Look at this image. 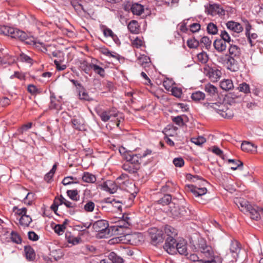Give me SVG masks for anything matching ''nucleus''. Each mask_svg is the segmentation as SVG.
Here are the masks:
<instances>
[{
    "mask_svg": "<svg viewBox=\"0 0 263 263\" xmlns=\"http://www.w3.org/2000/svg\"><path fill=\"white\" fill-rule=\"evenodd\" d=\"M195 249L200 251L202 256L207 259H201L200 262L201 263H221L222 258L217 255H215L213 250L211 246L207 245L206 240L203 238L198 239L196 246H194Z\"/></svg>",
    "mask_w": 263,
    "mask_h": 263,
    "instance_id": "1",
    "label": "nucleus"
},
{
    "mask_svg": "<svg viewBox=\"0 0 263 263\" xmlns=\"http://www.w3.org/2000/svg\"><path fill=\"white\" fill-rule=\"evenodd\" d=\"M195 249L200 251L202 256L207 259H201L200 262L201 263H221L222 258L217 255H215L213 250L211 246L207 245L206 240L203 238L198 239L196 246H194Z\"/></svg>",
    "mask_w": 263,
    "mask_h": 263,
    "instance_id": "2",
    "label": "nucleus"
},
{
    "mask_svg": "<svg viewBox=\"0 0 263 263\" xmlns=\"http://www.w3.org/2000/svg\"><path fill=\"white\" fill-rule=\"evenodd\" d=\"M235 203L241 211L249 212L252 219L258 220L263 216V208L256 205L252 206L245 199H237Z\"/></svg>",
    "mask_w": 263,
    "mask_h": 263,
    "instance_id": "3",
    "label": "nucleus"
},
{
    "mask_svg": "<svg viewBox=\"0 0 263 263\" xmlns=\"http://www.w3.org/2000/svg\"><path fill=\"white\" fill-rule=\"evenodd\" d=\"M203 105L209 111L219 114L224 118L230 119L233 116L232 110L223 103L206 102L204 103Z\"/></svg>",
    "mask_w": 263,
    "mask_h": 263,
    "instance_id": "4",
    "label": "nucleus"
},
{
    "mask_svg": "<svg viewBox=\"0 0 263 263\" xmlns=\"http://www.w3.org/2000/svg\"><path fill=\"white\" fill-rule=\"evenodd\" d=\"M96 112L101 120L104 122L112 120L113 118H117L119 115L118 110L115 107L106 110L98 108L96 109Z\"/></svg>",
    "mask_w": 263,
    "mask_h": 263,
    "instance_id": "5",
    "label": "nucleus"
},
{
    "mask_svg": "<svg viewBox=\"0 0 263 263\" xmlns=\"http://www.w3.org/2000/svg\"><path fill=\"white\" fill-rule=\"evenodd\" d=\"M205 12L210 15L215 16L218 15L219 16H224L226 11L221 5L217 4H209L205 6Z\"/></svg>",
    "mask_w": 263,
    "mask_h": 263,
    "instance_id": "6",
    "label": "nucleus"
},
{
    "mask_svg": "<svg viewBox=\"0 0 263 263\" xmlns=\"http://www.w3.org/2000/svg\"><path fill=\"white\" fill-rule=\"evenodd\" d=\"M108 223L105 220H99L96 221L92 224V228L96 232L99 233L100 237H105L106 234H108L109 230L108 229Z\"/></svg>",
    "mask_w": 263,
    "mask_h": 263,
    "instance_id": "7",
    "label": "nucleus"
},
{
    "mask_svg": "<svg viewBox=\"0 0 263 263\" xmlns=\"http://www.w3.org/2000/svg\"><path fill=\"white\" fill-rule=\"evenodd\" d=\"M223 58L227 68L229 70L233 72L239 70L240 68V58L229 57L228 54H226Z\"/></svg>",
    "mask_w": 263,
    "mask_h": 263,
    "instance_id": "8",
    "label": "nucleus"
},
{
    "mask_svg": "<svg viewBox=\"0 0 263 263\" xmlns=\"http://www.w3.org/2000/svg\"><path fill=\"white\" fill-rule=\"evenodd\" d=\"M203 72L207 76L211 81L217 82L220 78L221 72L216 68L211 67L209 66H205L203 68Z\"/></svg>",
    "mask_w": 263,
    "mask_h": 263,
    "instance_id": "9",
    "label": "nucleus"
},
{
    "mask_svg": "<svg viewBox=\"0 0 263 263\" xmlns=\"http://www.w3.org/2000/svg\"><path fill=\"white\" fill-rule=\"evenodd\" d=\"M178 241L173 236L167 237L163 246L164 249L170 254H176Z\"/></svg>",
    "mask_w": 263,
    "mask_h": 263,
    "instance_id": "10",
    "label": "nucleus"
},
{
    "mask_svg": "<svg viewBox=\"0 0 263 263\" xmlns=\"http://www.w3.org/2000/svg\"><path fill=\"white\" fill-rule=\"evenodd\" d=\"M52 54L55 58L53 61L56 66L57 69L59 71L65 69L66 66L64 64H61L64 60V53L60 51H55L52 52Z\"/></svg>",
    "mask_w": 263,
    "mask_h": 263,
    "instance_id": "11",
    "label": "nucleus"
},
{
    "mask_svg": "<svg viewBox=\"0 0 263 263\" xmlns=\"http://www.w3.org/2000/svg\"><path fill=\"white\" fill-rule=\"evenodd\" d=\"M148 233L153 243L155 245L162 241L163 238L162 231L153 228L148 231Z\"/></svg>",
    "mask_w": 263,
    "mask_h": 263,
    "instance_id": "12",
    "label": "nucleus"
},
{
    "mask_svg": "<svg viewBox=\"0 0 263 263\" xmlns=\"http://www.w3.org/2000/svg\"><path fill=\"white\" fill-rule=\"evenodd\" d=\"M100 189L110 194L116 193L118 189V185L113 181L107 180L100 185Z\"/></svg>",
    "mask_w": 263,
    "mask_h": 263,
    "instance_id": "13",
    "label": "nucleus"
},
{
    "mask_svg": "<svg viewBox=\"0 0 263 263\" xmlns=\"http://www.w3.org/2000/svg\"><path fill=\"white\" fill-rule=\"evenodd\" d=\"M141 158L142 156L140 154L132 155L130 153H127L125 154V159L127 161L134 165H137L139 167Z\"/></svg>",
    "mask_w": 263,
    "mask_h": 263,
    "instance_id": "14",
    "label": "nucleus"
},
{
    "mask_svg": "<svg viewBox=\"0 0 263 263\" xmlns=\"http://www.w3.org/2000/svg\"><path fill=\"white\" fill-rule=\"evenodd\" d=\"M226 26L228 29L234 33H239L243 30V27L240 23L232 21H228L226 23Z\"/></svg>",
    "mask_w": 263,
    "mask_h": 263,
    "instance_id": "15",
    "label": "nucleus"
},
{
    "mask_svg": "<svg viewBox=\"0 0 263 263\" xmlns=\"http://www.w3.org/2000/svg\"><path fill=\"white\" fill-rule=\"evenodd\" d=\"M176 253L187 256L189 254L187 249L186 242L184 239H180L178 241V245L176 247Z\"/></svg>",
    "mask_w": 263,
    "mask_h": 263,
    "instance_id": "16",
    "label": "nucleus"
},
{
    "mask_svg": "<svg viewBox=\"0 0 263 263\" xmlns=\"http://www.w3.org/2000/svg\"><path fill=\"white\" fill-rule=\"evenodd\" d=\"M251 28V26L248 24L246 27V35L247 36L249 42L251 46H253L255 43L253 42V40H255L257 37V34L255 33H251L250 31Z\"/></svg>",
    "mask_w": 263,
    "mask_h": 263,
    "instance_id": "17",
    "label": "nucleus"
},
{
    "mask_svg": "<svg viewBox=\"0 0 263 263\" xmlns=\"http://www.w3.org/2000/svg\"><path fill=\"white\" fill-rule=\"evenodd\" d=\"M240 49L238 46L230 44L228 56L240 58Z\"/></svg>",
    "mask_w": 263,
    "mask_h": 263,
    "instance_id": "18",
    "label": "nucleus"
},
{
    "mask_svg": "<svg viewBox=\"0 0 263 263\" xmlns=\"http://www.w3.org/2000/svg\"><path fill=\"white\" fill-rule=\"evenodd\" d=\"M137 62L138 64L144 68L149 67L151 65L150 58L144 54L140 55L138 58Z\"/></svg>",
    "mask_w": 263,
    "mask_h": 263,
    "instance_id": "19",
    "label": "nucleus"
},
{
    "mask_svg": "<svg viewBox=\"0 0 263 263\" xmlns=\"http://www.w3.org/2000/svg\"><path fill=\"white\" fill-rule=\"evenodd\" d=\"M257 146L254 144L250 142L245 141L242 143L241 145V148L243 151L247 152H256Z\"/></svg>",
    "mask_w": 263,
    "mask_h": 263,
    "instance_id": "20",
    "label": "nucleus"
},
{
    "mask_svg": "<svg viewBox=\"0 0 263 263\" xmlns=\"http://www.w3.org/2000/svg\"><path fill=\"white\" fill-rule=\"evenodd\" d=\"M221 88L225 91H229L234 88L233 81L231 79H224L220 83Z\"/></svg>",
    "mask_w": 263,
    "mask_h": 263,
    "instance_id": "21",
    "label": "nucleus"
},
{
    "mask_svg": "<svg viewBox=\"0 0 263 263\" xmlns=\"http://www.w3.org/2000/svg\"><path fill=\"white\" fill-rule=\"evenodd\" d=\"M230 253H232L235 257L238 256V253L240 250L239 243L237 240H232L230 248Z\"/></svg>",
    "mask_w": 263,
    "mask_h": 263,
    "instance_id": "22",
    "label": "nucleus"
},
{
    "mask_svg": "<svg viewBox=\"0 0 263 263\" xmlns=\"http://www.w3.org/2000/svg\"><path fill=\"white\" fill-rule=\"evenodd\" d=\"M213 45L215 49L218 52H223L226 50V43L221 39L215 40Z\"/></svg>",
    "mask_w": 263,
    "mask_h": 263,
    "instance_id": "23",
    "label": "nucleus"
},
{
    "mask_svg": "<svg viewBox=\"0 0 263 263\" xmlns=\"http://www.w3.org/2000/svg\"><path fill=\"white\" fill-rule=\"evenodd\" d=\"M130 10L134 14L140 15L144 11V7L140 4L134 3L132 5Z\"/></svg>",
    "mask_w": 263,
    "mask_h": 263,
    "instance_id": "24",
    "label": "nucleus"
},
{
    "mask_svg": "<svg viewBox=\"0 0 263 263\" xmlns=\"http://www.w3.org/2000/svg\"><path fill=\"white\" fill-rule=\"evenodd\" d=\"M65 238L69 243H71L72 245H76L79 243L81 240L80 238L75 237L72 235L70 232H66L65 233Z\"/></svg>",
    "mask_w": 263,
    "mask_h": 263,
    "instance_id": "25",
    "label": "nucleus"
},
{
    "mask_svg": "<svg viewBox=\"0 0 263 263\" xmlns=\"http://www.w3.org/2000/svg\"><path fill=\"white\" fill-rule=\"evenodd\" d=\"M205 98V95L201 91H195L192 93L191 98L195 102H198L203 100Z\"/></svg>",
    "mask_w": 263,
    "mask_h": 263,
    "instance_id": "26",
    "label": "nucleus"
},
{
    "mask_svg": "<svg viewBox=\"0 0 263 263\" xmlns=\"http://www.w3.org/2000/svg\"><path fill=\"white\" fill-rule=\"evenodd\" d=\"M26 258L29 260H33L35 258V253L30 246H26L24 248Z\"/></svg>",
    "mask_w": 263,
    "mask_h": 263,
    "instance_id": "27",
    "label": "nucleus"
},
{
    "mask_svg": "<svg viewBox=\"0 0 263 263\" xmlns=\"http://www.w3.org/2000/svg\"><path fill=\"white\" fill-rule=\"evenodd\" d=\"M128 29L132 33L137 34L139 31V25L137 21L133 20L128 24Z\"/></svg>",
    "mask_w": 263,
    "mask_h": 263,
    "instance_id": "28",
    "label": "nucleus"
},
{
    "mask_svg": "<svg viewBox=\"0 0 263 263\" xmlns=\"http://www.w3.org/2000/svg\"><path fill=\"white\" fill-rule=\"evenodd\" d=\"M32 221V218L29 215L26 214L20 218L19 224L23 227H27Z\"/></svg>",
    "mask_w": 263,
    "mask_h": 263,
    "instance_id": "29",
    "label": "nucleus"
},
{
    "mask_svg": "<svg viewBox=\"0 0 263 263\" xmlns=\"http://www.w3.org/2000/svg\"><path fill=\"white\" fill-rule=\"evenodd\" d=\"M191 191L196 197H200L205 194L207 192V190L206 187H204L200 188L192 186Z\"/></svg>",
    "mask_w": 263,
    "mask_h": 263,
    "instance_id": "30",
    "label": "nucleus"
},
{
    "mask_svg": "<svg viewBox=\"0 0 263 263\" xmlns=\"http://www.w3.org/2000/svg\"><path fill=\"white\" fill-rule=\"evenodd\" d=\"M172 200V196L170 194H165L159 200H157L156 202L157 204L162 205L163 206L168 204L171 203Z\"/></svg>",
    "mask_w": 263,
    "mask_h": 263,
    "instance_id": "31",
    "label": "nucleus"
},
{
    "mask_svg": "<svg viewBox=\"0 0 263 263\" xmlns=\"http://www.w3.org/2000/svg\"><path fill=\"white\" fill-rule=\"evenodd\" d=\"M108 258L111 263H122L123 262V259L114 252H110L108 254Z\"/></svg>",
    "mask_w": 263,
    "mask_h": 263,
    "instance_id": "32",
    "label": "nucleus"
},
{
    "mask_svg": "<svg viewBox=\"0 0 263 263\" xmlns=\"http://www.w3.org/2000/svg\"><path fill=\"white\" fill-rule=\"evenodd\" d=\"M82 178L83 181L87 183H94L96 181V176L88 172H84Z\"/></svg>",
    "mask_w": 263,
    "mask_h": 263,
    "instance_id": "33",
    "label": "nucleus"
},
{
    "mask_svg": "<svg viewBox=\"0 0 263 263\" xmlns=\"http://www.w3.org/2000/svg\"><path fill=\"white\" fill-rule=\"evenodd\" d=\"M64 199V198L62 196L60 197H55L53 204L50 206V209L52 210L55 214H57L58 206L63 204Z\"/></svg>",
    "mask_w": 263,
    "mask_h": 263,
    "instance_id": "34",
    "label": "nucleus"
},
{
    "mask_svg": "<svg viewBox=\"0 0 263 263\" xmlns=\"http://www.w3.org/2000/svg\"><path fill=\"white\" fill-rule=\"evenodd\" d=\"M123 168L129 173L133 174L137 172L139 169V167L137 165H134L130 163H128L124 164L123 165Z\"/></svg>",
    "mask_w": 263,
    "mask_h": 263,
    "instance_id": "35",
    "label": "nucleus"
},
{
    "mask_svg": "<svg viewBox=\"0 0 263 263\" xmlns=\"http://www.w3.org/2000/svg\"><path fill=\"white\" fill-rule=\"evenodd\" d=\"M204 90L210 96H214L217 93V88L213 85L208 83L204 86Z\"/></svg>",
    "mask_w": 263,
    "mask_h": 263,
    "instance_id": "36",
    "label": "nucleus"
},
{
    "mask_svg": "<svg viewBox=\"0 0 263 263\" xmlns=\"http://www.w3.org/2000/svg\"><path fill=\"white\" fill-rule=\"evenodd\" d=\"M237 89L239 90V92H243L246 94L250 93V86L246 82L240 83L237 88Z\"/></svg>",
    "mask_w": 263,
    "mask_h": 263,
    "instance_id": "37",
    "label": "nucleus"
},
{
    "mask_svg": "<svg viewBox=\"0 0 263 263\" xmlns=\"http://www.w3.org/2000/svg\"><path fill=\"white\" fill-rule=\"evenodd\" d=\"M90 67L91 69H93V71L99 75H100L102 77H104L105 76V70L104 69L100 67L99 66L94 64H90Z\"/></svg>",
    "mask_w": 263,
    "mask_h": 263,
    "instance_id": "38",
    "label": "nucleus"
},
{
    "mask_svg": "<svg viewBox=\"0 0 263 263\" xmlns=\"http://www.w3.org/2000/svg\"><path fill=\"white\" fill-rule=\"evenodd\" d=\"M67 196L73 201H78L79 200L80 196L78 191L77 190H71L67 191Z\"/></svg>",
    "mask_w": 263,
    "mask_h": 263,
    "instance_id": "39",
    "label": "nucleus"
},
{
    "mask_svg": "<svg viewBox=\"0 0 263 263\" xmlns=\"http://www.w3.org/2000/svg\"><path fill=\"white\" fill-rule=\"evenodd\" d=\"M62 184L64 185H68L71 184L77 183V178L72 176L65 177L62 180Z\"/></svg>",
    "mask_w": 263,
    "mask_h": 263,
    "instance_id": "40",
    "label": "nucleus"
},
{
    "mask_svg": "<svg viewBox=\"0 0 263 263\" xmlns=\"http://www.w3.org/2000/svg\"><path fill=\"white\" fill-rule=\"evenodd\" d=\"M238 257H235L232 253H229L222 259L226 263H234L236 261Z\"/></svg>",
    "mask_w": 263,
    "mask_h": 263,
    "instance_id": "41",
    "label": "nucleus"
},
{
    "mask_svg": "<svg viewBox=\"0 0 263 263\" xmlns=\"http://www.w3.org/2000/svg\"><path fill=\"white\" fill-rule=\"evenodd\" d=\"M228 162L230 163H232L231 168L233 170H236L238 168L241 167L243 165V163L241 161L238 160L234 159H229Z\"/></svg>",
    "mask_w": 263,
    "mask_h": 263,
    "instance_id": "42",
    "label": "nucleus"
},
{
    "mask_svg": "<svg viewBox=\"0 0 263 263\" xmlns=\"http://www.w3.org/2000/svg\"><path fill=\"white\" fill-rule=\"evenodd\" d=\"M10 239L12 242L16 244H20L22 242V238L21 236L15 231L11 232L10 234Z\"/></svg>",
    "mask_w": 263,
    "mask_h": 263,
    "instance_id": "43",
    "label": "nucleus"
},
{
    "mask_svg": "<svg viewBox=\"0 0 263 263\" xmlns=\"http://www.w3.org/2000/svg\"><path fill=\"white\" fill-rule=\"evenodd\" d=\"M207 31L209 34L215 35L217 33L218 29L216 25L213 23H210L207 26Z\"/></svg>",
    "mask_w": 263,
    "mask_h": 263,
    "instance_id": "44",
    "label": "nucleus"
},
{
    "mask_svg": "<svg viewBox=\"0 0 263 263\" xmlns=\"http://www.w3.org/2000/svg\"><path fill=\"white\" fill-rule=\"evenodd\" d=\"M120 222H123V225H122L121 226L124 227H128L131 224V218L129 216L128 214H124L122 216V218L121 219Z\"/></svg>",
    "mask_w": 263,
    "mask_h": 263,
    "instance_id": "45",
    "label": "nucleus"
},
{
    "mask_svg": "<svg viewBox=\"0 0 263 263\" xmlns=\"http://www.w3.org/2000/svg\"><path fill=\"white\" fill-rule=\"evenodd\" d=\"M79 96V99L81 100L87 101H91L93 100L92 98H91L85 90L80 91Z\"/></svg>",
    "mask_w": 263,
    "mask_h": 263,
    "instance_id": "46",
    "label": "nucleus"
},
{
    "mask_svg": "<svg viewBox=\"0 0 263 263\" xmlns=\"http://www.w3.org/2000/svg\"><path fill=\"white\" fill-rule=\"evenodd\" d=\"M18 29L8 26L7 35L16 39L17 36L18 34Z\"/></svg>",
    "mask_w": 263,
    "mask_h": 263,
    "instance_id": "47",
    "label": "nucleus"
},
{
    "mask_svg": "<svg viewBox=\"0 0 263 263\" xmlns=\"http://www.w3.org/2000/svg\"><path fill=\"white\" fill-rule=\"evenodd\" d=\"M63 204L67 208H72L76 211L80 210V205H77L76 203L70 202L67 200L65 198L64 199Z\"/></svg>",
    "mask_w": 263,
    "mask_h": 263,
    "instance_id": "48",
    "label": "nucleus"
},
{
    "mask_svg": "<svg viewBox=\"0 0 263 263\" xmlns=\"http://www.w3.org/2000/svg\"><path fill=\"white\" fill-rule=\"evenodd\" d=\"M101 28L103 30V34L105 36L116 38V35L114 34V33L110 29L107 28L105 26H102Z\"/></svg>",
    "mask_w": 263,
    "mask_h": 263,
    "instance_id": "49",
    "label": "nucleus"
},
{
    "mask_svg": "<svg viewBox=\"0 0 263 263\" xmlns=\"http://www.w3.org/2000/svg\"><path fill=\"white\" fill-rule=\"evenodd\" d=\"M220 36L221 37V40H222L225 43L227 42L230 44H231V42H233V41L231 40L229 34L226 30L221 31L220 32Z\"/></svg>",
    "mask_w": 263,
    "mask_h": 263,
    "instance_id": "50",
    "label": "nucleus"
},
{
    "mask_svg": "<svg viewBox=\"0 0 263 263\" xmlns=\"http://www.w3.org/2000/svg\"><path fill=\"white\" fill-rule=\"evenodd\" d=\"M164 231L168 237L173 236L174 237L177 234L175 229L170 226H166L165 227Z\"/></svg>",
    "mask_w": 263,
    "mask_h": 263,
    "instance_id": "51",
    "label": "nucleus"
},
{
    "mask_svg": "<svg viewBox=\"0 0 263 263\" xmlns=\"http://www.w3.org/2000/svg\"><path fill=\"white\" fill-rule=\"evenodd\" d=\"M50 255L55 260H58L60 259L63 255V253L62 250L61 249H58L55 250H53L51 252V254Z\"/></svg>",
    "mask_w": 263,
    "mask_h": 263,
    "instance_id": "52",
    "label": "nucleus"
},
{
    "mask_svg": "<svg viewBox=\"0 0 263 263\" xmlns=\"http://www.w3.org/2000/svg\"><path fill=\"white\" fill-rule=\"evenodd\" d=\"M27 209L26 208H23L19 209L17 206H15L13 208V212L21 217L23 215H25L27 213Z\"/></svg>",
    "mask_w": 263,
    "mask_h": 263,
    "instance_id": "53",
    "label": "nucleus"
},
{
    "mask_svg": "<svg viewBox=\"0 0 263 263\" xmlns=\"http://www.w3.org/2000/svg\"><path fill=\"white\" fill-rule=\"evenodd\" d=\"M179 206L174 205L173 206H170V212L174 218L179 217Z\"/></svg>",
    "mask_w": 263,
    "mask_h": 263,
    "instance_id": "54",
    "label": "nucleus"
},
{
    "mask_svg": "<svg viewBox=\"0 0 263 263\" xmlns=\"http://www.w3.org/2000/svg\"><path fill=\"white\" fill-rule=\"evenodd\" d=\"M197 59L202 63H205L208 61V55L205 52H202L197 54Z\"/></svg>",
    "mask_w": 263,
    "mask_h": 263,
    "instance_id": "55",
    "label": "nucleus"
},
{
    "mask_svg": "<svg viewBox=\"0 0 263 263\" xmlns=\"http://www.w3.org/2000/svg\"><path fill=\"white\" fill-rule=\"evenodd\" d=\"M199 42L195 39H191L187 40V45L190 48H196L199 46Z\"/></svg>",
    "mask_w": 263,
    "mask_h": 263,
    "instance_id": "56",
    "label": "nucleus"
},
{
    "mask_svg": "<svg viewBox=\"0 0 263 263\" xmlns=\"http://www.w3.org/2000/svg\"><path fill=\"white\" fill-rule=\"evenodd\" d=\"M32 125V122H29L27 124H24L20 128L17 129L19 134H23L25 132L30 129Z\"/></svg>",
    "mask_w": 263,
    "mask_h": 263,
    "instance_id": "57",
    "label": "nucleus"
},
{
    "mask_svg": "<svg viewBox=\"0 0 263 263\" xmlns=\"http://www.w3.org/2000/svg\"><path fill=\"white\" fill-rule=\"evenodd\" d=\"M95 204L92 201H89L87 202L84 205V209L86 212H92L95 209Z\"/></svg>",
    "mask_w": 263,
    "mask_h": 263,
    "instance_id": "58",
    "label": "nucleus"
},
{
    "mask_svg": "<svg viewBox=\"0 0 263 263\" xmlns=\"http://www.w3.org/2000/svg\"><path fill=\"white\" fill-rule=\"evenodd\" d=\"M191 141L195 143L196 145H200L204 143L206 140L203 137L199 136L197 138H192Z\"/></svg>",
    "mask_w": 263,
    "mask_h": 263,
    "instance_id": "59",
    "label": "nucleus"
},
{
    "mask_svg": "<svg viewBox=\"0 0 263 263\" xmlns=\"http://www.w3.org/2000/svg\"><path fill=\"white\" fill-rule=\"evenodd\" d=\"M65 229V227L64 224H57L55 225L53 228L55 233L59 235L63 233Z\"/></svg>",
    "mask_w": 263,
    "mask_h": 263,
    "instance_id": "60",
    "label": "nucleus"
},
{
    "mask_svg": "<svg viewBox=\"0 0 263 263\" xmlns=\"http://www.w3.org/2000/svg\"><path fill=\"white\" fill-rule=\"evenodd\" d=\"M171 92L172 95L177 98H180L182 93V89L176 87H172L171 88Z\"/></svg>",
    "mask_w": 263,
    "mask_h": 263,
    "instance_id": "61",
    "label": "nucleus"
},
{
    "mask_svg": "<svg viewBox=\"0 0 263 263\" xmlns=\"http://www.w3.org/2000/svg\"><path fill=\"white\" fill-rule=\"evenodd\" d=\"M201 44H203L206 49H208L211 45V41L207 36H203L200 41Z\"/></svg>",
    "mask_w": 263,
    "mask_h": 263,
    "instance_id": "62",
    "label": "nucleus"
},
{
    "mask_svg": "<svg viewBox=\"0 0 263 263\" xmlns=\"http://www.w3.org/2000/svg\"><path fill=\"white\" fill-rule=\"evenodd\" d=\"M80 68L82 70L85 71V73H88L89 70L91 68L90 67V64L88 65L87 62L85 61H83L80 63Z\"/></svg>",
    "mask_w": 263,
    "mask_h": 263,
    "instance_id": "63",
    "label": "nucleus"
},
{
    "mask_svg": "<svg viewBox=\"0 0 263 263\" xmlns=\"http://www.w3.org/2000/svg\"><path fill=\"white\" fill-rule=\"evenodd\" d=\"M173 163L175 166L181 167L183 166L184 161L181 157L176 158L173 160Z\"/></svg>",
    "mask_w": 263,
    "mask_h": 263,
    "instance_id": "64",
    "label": "nucleus"
}]
</instances>
